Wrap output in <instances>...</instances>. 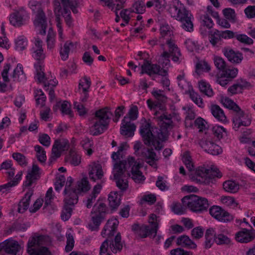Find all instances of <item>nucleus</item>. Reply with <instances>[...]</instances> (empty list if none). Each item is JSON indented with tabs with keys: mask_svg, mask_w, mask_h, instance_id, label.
<instances>
[{
	"mask_svg": "<svg viewBox=\"0 0 255 255\" xmlns=\"http://www.w3.org/2000/svg\"><path fill=\"white\" fill-rule=\"evenodd\" d=\"M73 178L69 176L67 178L64 193V206L61 217L63 220L67 221L71 217L73 208L72 206L77 204L78 201V194L86 192L90 190V186L87 178L84 177L77 182L76 188L71 187Z\"/></svg>",
	"mask_w": 255,
	"mask_h": 255,
	"instance_id": "obj_1",
	"label": "nucleus"
},
{
	"mask_svg": "<svg viewBox=\"0 0 255 255\" xmlns=\"http://www.w3.org/2000/svg\"><path fill=\"white\" fill-rule=\"evenodd\" d=\"M119 221L117 219L109 220L102 231L101 234L103 237H105L108 236L110 238L111 236H114ZM122 249L121 236L119 233L115 237L114 240H110L109 239H108L103 242L100 249V255H111L110 254V250L116 254L121 252Z\"/></svg>",
	"mask_w": 255,
	"mask_h": 255,
	"instance_id": "obj_2",
	"label": "nucleus"
},
{
	"mask_svg": "<svg viewBox=\"0 0 255 255\" xmlns=\"http://www.w3.org/2000/svg\"><path fill=\"white\" fill-rule=\"evenodd\" d=\"M168 11L172 17L181 23V27L185 31L192 32L194 29V17L179 0H173L170 4Z\"/></svg>",
	"mask_w": 255,
	"mask_h": 255,
	"instance_id": "obj_3",
	"label": "nucleus"
},
{
	"mask_svg": "<svg viewBox=\"0 0 255 255\" xmlns=\"http://www.w3.org/2000/svg\"><path fill=\"white\" fill-rule=\"evenodd\" d=\"M157 134L151 127V124L145 121L142 123L139 129V133L142 138L144 143L147 146L152 145L156 150H160L163 145L159 140L164 141L166 138V130L155 128Z\"/></svg>",
	"mask_w": 255,
	"mask_h": 255,
	"instance_id": "obj_4",
	"label": "nucleus"
},
{
	"mask_svg": "<svg viewBox=\"0 0 255 255\" xmlns=\"http://www.w3.org/2000/svg\"><path fill=\"white\" fill-rule=\"evenodd\" d=\"M112 113L108 107L100 109L95 113L94 124L90 128L91 133L94 135L101 134L107 129Z\"/></svg>",
	"mask_w": 255,
	"mask_h": 255,
	"instance_id": "obj_5",
	"label": "nucleus"
},
{
	"mask_svg": "<svg viewBox=\"0 0 255 255\" xmlns=\"http://www.w3.org/2000/svg\"><path fill=\"white\" fill-rule=\"evenodd\" d=\"M166 43L168 47V51H164L158 59L159 63L162 66V69H167L170 66V57L173 62L177 63H180L182 60L180 50L175 42L170 39H168Z\"/></svg>",
	"mask_w": 255,
	"mask_h": 255,
	"instance_id": "obj_6",
	"label": "nucleus"
},
{
	"mask_svg": "<svg viewBox=\"0 0 255 255\" xmlns=\"http://www.w3.org/2000/svg\"><path fill=\"white\" fill-rule=\"evenodd\" d=\"M182 202L184 206H187L191 211L196 213L207 211L209 206L206 198L194 194L184 197Z\"/></svg>",
	"mask_w": 255,
	"mask_h": 255,
	"instance_id": "obj_7",
	"label": "nucleus"
},
{
	"mask_svg": "<svg viewBox=\"0 0 255 255\" xmlns=\"http://www.w3.org/2000/svg\"><path fill=\"white\" fill-rule=\"evenodd\" d=\"M108 212L105 204L97 203L91 212L92 223L89 224V228L92 231H97L102 222L104 220Z\"/></svg>",
	"mask_w": 255,
	"mask_h": 255,
	"instance_id": "obj_8",
	"label": "nucleus"
},
{
	"mask_svg": "<svg viewBox=\"0 0 255 255\" xmlns=\"http://www.w3.org/2000/svg\"><path fill=\"white\" fill-rule=\"evenodd\" d=\"M45 239L43 235L30 239L27 243V253L30 255H51L47 247L42 246Z\"/></svg>",
	"mask_w": 255,
	"mask_h": 255,
	"instance_id": "obj_9",
	"label": "nucleus"
},
{
	"mask_svg": "<svg viewBox=\"0 0 255 255\" xmlns=\"http://www.w3.org/2000/svg\"><path fill=\"white\" fill-rule=\"evenodd\" d=\"M222 174L218 169L214 166L206 168L200 166L195 171L194 175L191 177L197 182H205L208 179H213L215 177L220 178Z\"/></svg>",
	"mask_w": 255,
	"mask_h": 255,
	"instance_id": "obj_10",
	"label": "nucleus"
},
{
	"mask_svg": "<svg viewBox=\"0 0 255 255\" xmlns=\"http://www.w3.org/2000/svg\"><path fill=\"white\" fill-rule=\"evenodd\" d=\"M30 8L35 12H37L34 21V25L40 28V33L44 35L46 33L47 21L46 16L41 9L40 4L35 1H31L29 3Z\"/></svg>",
	"mask_w": 255,
	"mask_h": 255,
	"instance_id": "obj_11",
	"label": "nucleus"
},
{
	"mask_svg": "<svg viewBox=\"0 0 255 255\" xmlns=\"http://www.w3.org/2000/svg\"><path fill=\"white\" fill-rule=\"evenodd\" d=\"M127 161H120L114 165V178L116 180L117 186L122 191L127 190L128 187V181L122 178V176L127 171Z\"/></svg>",
	"mask_w": 255,
	"mask_h": 255,
	"instance_id": "obj_12",
	"label": "nucleus"
},
{
	"mask_svg": "<svg viewBox=\"0 0 255 255\" xmlns=\"http://www.w3.org/2000/svg\"><path fill=\"white\" fill-rule=\"evenodd\" d=\"M158 228V224L153 222L151 228L147 225H142L140 226L138 224H134L131 226V230L135 234L142 238L147 236L153 238L156 236Z\"/></svg>",
	"mask_w": 255,
	"mask_h": 255,
	"instance_id": "obj_13",
	"label": "nucleus"
},
{
	"mask_svg": "<svg viewBox=\"0 0 255 255\" xmlns=\"http://www.w3.org/2000/svg\"><path fill=\"white\" fill-rule=\"evenodd\" d=\"M127 169L131 167L132 179L136 183H140L145 180L144 176L139 169L142 167V163L135 160L133 157H129L127 161Z\"/></svg>",
	"mask_w": 255,
	"mask_h": 255,
	"instance_id": "obj_14",
	"label": "nucleus"
},
{
	"mask_svg": "<svg viewBox=\"0 0 255 255\" xmlns=\"http://www.w3.org/2000/svg\"><path fill=\"white\" fill-rule=\"evenodd\" d=\"M141 74L146 73L149 76L152 74H157L162 76H166L168 71L166 69H162L160 65L156 64H151L149 61L145 60L141 66Z\"/></svg>",
	"mask_w": 255,
	"mask_h": 255,
	"instance_id": "obj_15",
	"label": "nucleus"
},
{
	"mask_svg": "<svg viewBox=\"0 0 255 255\" xmlns=\"http://www.w3.org/2000/svg\"><path fill=\"white\" fill-rule=\"evenodd\" d=\"M251 116L247 113H245L241 108L239 111L235 113L234 116L233 122L234 127L236 130L241 126L248 127L251 124Z\"/></svg>",
	"mask_w": 255,
	"mask_h": 255,
	"instance_id": "obj_16",
	"label": "nucleus"
},
{
	"mask_svg": "<svg viewBox=\"0 0 255 255\" xmlns=\"http://www.w3.org/2000/svg\"><path fill=\"white\" fill-rule=\"evenodd\" d=\"M209 213L219 221L229 222L233 220V216L218 206H213L209 209Z\"/></svg>",
	"mask_w": 255,
	"mask_h": 255,
	"instance_id": "obj_17",
	"label": "nucleus"
},
{
	"mask_svg": "<svg viewBox=\"0 0 255 255\" xmlns=\"http://www.w3.org/2000/svg\"><path fill=\"white\" fill-rule=\"evenodd\" d=\"M26 16V11L23 7H21L10 15V23L14 26L20 27L24 24V18Z\"/></svg>",
	"mask_w": 255,
	"mask_h": 255,
	"instance_id": "obj_18",
	"label": "nucleus"
},
{
	"mask_svg": "<svg viewBox=\"0 0 255 255\" xmlns=\"http://www.w3.org/2000/svg\"><path fill=\"white\" fill-rule=\"evenodd\" d=\"M68 141L65 139H56L55 140L52 149L51 158L56 159L61 155V152L68 149Z\"/></svg>",
	"mask_w": 255,
	"mask_h": 255,
	"instance_id": "obj_19",
	"label": "nucleus"
},
{
	"mask_svg": "<svg viewBox=\"0 0 255 255\" xmlns=\"http://www.w3.org/2000/svg\"><path fill=\"white\" fill-rule=\"evenodd\" d=\"M200 144L206 152L212 155H218L222 152V148L209 139L203 140Z\"/></svg>",
	"mask_w": 255,
	"mask_h": 255,
	"instance_id": "obj_20",
	"label": "nucleus"
},
{
	"mask_svg": "<svg viewBox=\"0 0 255 255\" xmlns=\"http://www.w3.org/2000/svg\"><path fill=\"white\" fill-rule=\"evenodd\" d=\"M40 168L37 165L33 164L31 169L28 172L23 186L30 187L33 182L40 178Z\"/></svg>",
	"mask_w": 255,
	"mask_h": 255,
	"instance_id": "obj_21",
	"label": "nucleus"
},
{
	"mask_svg": "<svg viewBox=\"0 0 255 255\" xmlns=\"http://www.w3.org/2000/svg\"><path fill=\"white\" fill-rule=\"evenodd\" d=\"M141 156L144 158L145 161L150 166L156 167V162L158 160L156 154L152 148H147L144 147L142 149Z\"/></svg>",
	"mask_w": 255,
	"mask_h": 255,
	"instance_id": "obj_22",
	"label": "nucleus"
},
{
	"mask_svg": "<svg viewBox=\"0 0 255 255\" xmlns=\"http://www.w3.org/2000/svg\"><path fill=\"white\" fill-rule=\"evenodd\" d=\"M223 52L228 60L233 64H239L243 59L242 53L239 51H235L230 48H224Z\"/></svg>",
	"mask_w": 255,
	"mask_h": 255,
	"instance_id": "obj_23",
	"label": "nucleus"
},
{
	"mask_svg": "<svg viewBox=\"0 0 255 255\" xmlns=\"http://www.w3.org/2000/svg\"><path fill=\"white\" fill-rule=\"evenodd\" d=\"M19 249V245L16 241L7 240L0 243V252L3 250L5 253L14 255Z\"/></svg>",
	"mask_w": 255,
	"mask_h": 255,
	"instance_id": "obj_24",
	"label": "nucleus"
},
{
	"mask_svg": "<svg viewBox=\"0 0 255 255\" xmlns=\"http://www.w3.org/2000/svg\"><path fill=\"white\" fill-rule=\"evenodd\" d=\"M136 128L135 125L130 122L127 117H125L122 120L121 127V134L129 137H131L134 134V131Z\"/></svg>",
	"mask_w": 255,
	"mask_h": 255,
	"instance_id": "obj_25",
	"label": "nucleus"
},
{
	"mask_svg": "<svg viewBox=\"0 0 255 255\" xmlns=\"http://www.w3.org/2000/svg\"><path fill=\"white\" fill-rule=\"evenodd\" d=\"M89 175L90 179L95 182L98 179H102L103 172L100 164L93 162L89 165Z\"/></svg>",
	"mask_w": 255,
	"mask_h": 255,
	"instance_id": "obj_26",
	"label": "nucleus"
},
{
	"mask_svg": "<svg viewBox=\"0 0 255 255\" xmlns=\"http://www.w3.org/2000/svg\"><path fill=\"white\" fill-rule=\"evenodd\" d=\"M235 238L238 242L247 243L253 241L255 238V236L253 233L247 229H244L238 232L236 235Z\"/></svg>",
	"mask_w": 255,
	"mask_h": 255,
	"instance_id": "obj_27",
	"label": "nucleus"
},
{
	"mask_svg": "<svg viewBox=\"0 0 255 255\" xmlns=\"http://www.w3.org/2000/svg\"><path fill=\"white\" fill-rule=\"evenodd\" d=\"M176 244L189 249L194 250L197 248V245L186 235H182L177 238Z\"/></svg>",
	"mask_w": 255,
	"mask_h": 255,
	"instance_id": "obj_28",
	"label": "nucleus"
},
{
	"mask_svg": "<svg viewBox=\"0 0 255 255\" xmlns=\"http://www.w3.org/2000/svg\"><path fill=\"white\" fill-rule=\"evenodd\" d=\"M33 195V190L29 189L25 194L24 197L20 200L18 205V212L24 213L28 209L30 198Z\"/></svg>",
	"mask_w": 255,
	"mask_h": 255,
	"instance_id": "obj_29",
	"label": "nucleus"
},
{
	"mask_svg": "<svg viewBox=\"0 0 255 255\" xmlns=\"http://www.w3.org/2000/svg\"><path fill=\"white\" fill-rule=\"evenodd\" d=\"M216 230L214 228H209L206 231L205 237V241L204 243V248L206 249L210 248L215 242Z\"/></svg>",
	"mask_w": 255,
	"mask_h": 255,
	"instance_id": "obj_30",
	"label": "nucleus"
},
{
	"mask_svg": "<svg viewBox=\"0 0 255 255\" xmlns=\"http://www.w3.org/2000/svg\"><path fill=\"white\" fill-rule=\"evenodd\" d=\"M121 196L118 192H111L108 197L109 206L112 210H116L121 204Z\"/></svg>",
	"mask_w": 255,
	"mask_h": 255,
	"instance_id": "obj_31",
	"label": "nucleus"
},
{
	"mask_svg": "<svg viewBox=\"0 0 255 255\" xmlns=\"http://www.w3.org/2000/svg\"><path fill=\"white\" fill-rule=\"evenodd\" d=\"M211 111L213 116L219 121L225 122L227 118L223 110L217 105H213L211 107Z\"/></svg>",
	"mask_w": 255,
	"mask_h": 255,
	"instance_id": "obj_32",
	"label": "nucleus"
},
{
	"mask_svg": "<svg viewBox=\"0 0 255 255\" xmlns=\"http://www.w3.org/2000/svg\"><path fill=\"white\" fill-rule=\"evenodd\" d=\"M81 155L75 150L71 149L69 155L66 157V161L71 165L77 166L81 163Z\"/></svg>",
	"mask_w": 255,
	"mask_h": 255,
	"instance_id": "obj_33",
	"label": "nucleus"
},
{
	"mask_svg": "<svg viewBox=\"0 0 255 255\" xmlns=\"http://www.w3.org/2000/svg\"><path fill=\"white\" fill-rule=\"evenodd\" d=\"M177 79L179 87L184 93H186L188 92H191L190 90L192 89V87L191 84L185 80L184 73L179 75L177 77Z\"/></svg>",
	"mask_w": 255,
	"mask_h": 255,
	"instance_id": "obj_34",
	"label": "nucleus"
},
{
	"mask_svg": "<svg viewBox=\"0 0 255 255\" xmlns=\"http://www.w3.org/2000/svg\"><path fill=\"white\" fill-rule=\"evenodd\" d=\"M209 40L213 46H218L221 45L222 37L220 30L215 29L211 31L209 35Z\"/></svg>",
	"mask_w": 255,
	"mask_h": 255,
	"instance_id": "obj_35",
	"label": "nucleus"
},
{
	"mask_svg": "<svg viewBox=\"0 0 255 255\" xmlns=\"http://www.w3.org/2000/svg\"><path fill=\"white\" fill-rule=\"evenodd\" d=\"M224 189L231 193H235L238 191L240 189V185L235 181L228 180L224 182Z\"/></svg>",
	"mask_w": 255,
	"mask_h": 255,
	"instance_id": "obj_36",
	"label": "nucleus"
},
{
	"mask_svg": "<svg viewBox=\"0 0 255 255\" xmlns=\"http://www.w3.org/2000/svg\"><path fill=\"white\" fill-rule=\"evenodd\" d=\"M22 173L19 172L18 173L13 180H11L10 182H8L5 184L2 185L0 186V191H2L4 192L5 191H7L10 189V187L13 186H15L16 185L19 181L21 179Z\"/></svg>",
	"mask_w": 255,
	"mask_h": 255,
	"instance_id": "obj_37",
	"label": "nucleus"
},
{
	"mask_svg": "<svg viewBox=\"0 0 255 255\" xmlns=\"http://www.w3.org/2000/svg\"><path fill=\"white\" fill-rule=\"evenodd\" d=\"M199 88L200 92L208 97H212L214 92L210 85L206 81L201 80L199 82Z\"/></svg>",
	"mask_w": 255,
	"mask_h": 255,
	"instance_id": "obj_38",
	"label": "nucleus"
},
{
	"mask_svg": "<svg viewBox=\"0 0 255 255\" xmlns=\"http://www.w3.org/2000/svg\"><path fill=\"white\" fill-rule=\"evenodd\" d=\"M159 118L160 121L162 122V126L160 128L162 130L166 131L167 128L172 127L173 122L172 121V116L171 115L163 114L160 116Z\"/></svg>",
	"mask_w": 255,
	"mask_h": 255,
	"instance_id": "obj_39",
	"label": "nucleus"
},
{
	"mask_svg": "<svg viewBox=\"0 0 255 255\" xmlns=\"http://www.w3.org/2000/svg\"><path fill=\"white\" fill-rule=\"evenodd\" d=\"M60 106V111L63 114L67 115L69 117H73V114L70 108V104L67 101H64L62 104L57 103L55 107H53V110H56L57 107Z\"/></svg>",
	"mask_w": 255,
	"mask_h": 255,
	"instance_id": "obj_40",
	"label": "nucleus"
},
{
	"mask_svg": "<svg viewBox=\"0 0 255 255\" xmlns=\"http://www.w3.org/2000/svg\"><path fill=\"white\" fill-rule=\"evenodd\" d=\"M250 86V84L245 81L242 82V84H234L228 88V91L231 93L232 95L236 94L242 92V90L244 88H246Z\"/></svg>",
	"mask_w": 255,
	"mask_h": 255,
	"instance_id": "obj_41",
	"label": "nucleus"
},
{
	"mask_svg": "<svg viewBox=\"0 0 255 255\" xmlns=\"http://www.w3.org/2000/svg\"><path fill=\"white\" fill-rule=\"evenodd\" d=\"M221 102L225 107L232 110L235 113L239 111L240 109L239 106L236 104L233 101L228 98H223Z\"/></svg>",
	"mask_w": 255,
	"mask_h": 255,
	"instance_id": "obj_42",
	"label": "nucleus"
},
{
	"mask_svg": "<svg viewBox=\"0 0 255 255\" xmlns=\"http://www.w3.org/2000/svg\"><path fill=\"white\" fill-rule=\"evenodd\" d=\"M182 161L186 168L190 171H191L194 169V166L192 162V158L189 151H187L183 153L182 155Z\"/></svg>",
	"mask_w": 255,
	"mask_h": 255,
	"instance_id": "obj_43",
	"label": "nucleus"
},
{
	"mask_svg": "<svg viewBox=\"0 0 255 255\" xmlns=\"http://www.w3.org/2000/svg\"><path fill=\"white\" fill-rule=\"evenodd\" d=\"M63 8H66L72 11L74 13H77L78 10L77 6L78 3L76 0H61Z\"/></svg>",
	"mask_w": 255,
	"mask_h": 255,
	"instance_id": "obj_44",
	"label": "nucleus"
},
{
	"mask_svg": "<svg viewBox=\"0 0 255 255\" xmlns=\"http://www.w3.org/2000/svg\"><path fill=\"white\" fill-rule=\"evenodd\" d=\"M215 243L217 245H228L231 243V240L223 234L216 231Z\"/></svg>",
	"mask_w": 255,
	"mask_h": 255,
	"instance_id": "obj_45",
	"label": "nucleus"
},
{
	"mask_svg": "<svg viewBox=\"0 0 255 255\" xmlns=\"http://www.w3.org/2000/svg\"><path fill=\"white\" fill-rule=\"evenodd\" d=\"M34 148L38 160L41 163H44L46 159V152L44 148L38 145L35 146Z\"/></svg>",
	"mask_w": 255,
	"mask_h": 255,
	"instance_id": "obj_46",
	"label": "nucleus"
},
{
	"mask_svg": "<svg viewBox=\"0 0 255 255\" xmlns=\"http://www.w3.org/2000/svg\"><path fill=\"white\" fill-rule=\"evenodd\" d=\"M70 45L72 46L73 43L71 42L67 41L64 44L63 47L61 48L60 50V56L62 60H63V61L66 60L68 58L69 53L70 51L69 46Z\"/></svg>",
	"mask_w": 255,
	"mask_h": 255,
	"instance_id": "obj_47",
	"label": "nucleus"
},
{
	"mask_svg": "<svg viewBox=\"0 0 255 255\" xmlns=\"http://www.w3.org/2000/svg\"><path fill=\"white\" fill-rule=\"evenodd\" d=\"M190 97L191 99L199 107L203 108L204 104L203 102V99L201 97L194 91L190 92Z\"/></svg>",
	"mask_w": 255,
	"mask_h": 255,
	"instance_id": "obj_48",
	"label": "nucleus"
},
{
	"mask_svg": "<svg viewBox=\"0 0 255 255\" xmlns=\"http://www.w3.org/2000/svg\"><path fill=\"white\" fill-rule=\"evenodd\" d=\"M91 82L90 78L84 77L83 81H80L79 84V89L82 92H88V89L91 86Z\"/></svg>",
	"mask_w": 255,
	"mask_h": 255,
	"instance_id": "obj_49",
	"label": "nucleus"
},
{
	"mask_svg": "<svg viewBox=\"0 0 255 255\" xmlns=\"http://www.w3.org/2000/svg\"><path fill=\"white\" fill-rule=\"evenodd\" d=\"M212 132L215 136L219 139L222 138L226 133V129L221 126H215L212 128Z\"/></svg>",
	"mask_w": 255,
	"mask_h": 255,
	"instance_id": "obj_50",
	"label": "nucleus"
},
{
	"mask_svg": "<svg viewBox=\"0 0 255 255\" xmlns=\"http://www.w3.org/2000/svg\"><path fill=\"white\" fill-rule=\"evenodd\" d=\"M238 70L236 68H226V69H224L222 71V74L224 75H225L227 77V78L230 79L232 80L233 78H235L238 74Z\"/></svg>",
	"mask_w": 255,
	"mask_h": 255,
	"instance_id": "obj_51",
	"label": "nucleus"
},
{
	"mask_svg": "<svg viewBox=\"0 0 255 255\" xmlns=\"http://www.w3.org/2000/svg\"><path fill=\"white\" fill-rule=\"evenodd\" d=\"M12 157L15 160L19 165L22 166H26L27 165V161L25 156L18 152H15L12 154Z\"/></svg>",
	"mask_w": 255,
	"mask_h": 255,
	"instance_id": "obj_52",
	"label": "nucleus"
},
{
	"mask_svg": "<svg viewBox=\"0 0 255 255\" xmlns=\"http://www.w3.org/2000/svg\"><path fill=\"white\" fill-rule=\"evenodd\" d=\"M133 12L136 13H143L145 10V4L142 0H138L133 4Z\"/></svg>",
	"mask_w": 255,
	"mask_h": 255,
	"instance_id": "obj_53",
	"label": "nucleus"
},
{
	"mask_svg": "<svg viewBox=\"0 0 255 255\" xmlns=\"http://www.w3.org/2000/svg\"><path fill=\"white\" fill-rule=\"evenodd\" d=\"M32 57L37 61H43L45 58V55L43 52V49L41 48L34 50H31Z\"/></svg>",
	"mask_w": 255,
	"mask_h": 255,
	"instance_id": "obj_54",
	"label": "nucleus"
},
{
	"mask_svg": "<svg viewBox=\"0 0 255 255\" xmlns=\"http://www.w3.org/2000/svg\"><path fill=\"white\" fill-rule=\"evenodd\" d=\"M224 16L228 19L235 21L236 13L234 9L231 8H226L223 10Z\"/></svg>",
	"mask_w": 255,
	"mask_h": 255,
	"instance_id": "obj_55",
	"label": "nucleus"
},
{
	"mask_svg": "<svg viewBox=\"0 0 255 255\" xmlns=\"http://www.w3.org/2000/svg\"><path fill=\"white\" fill-rule=\"evenodd\" d=\"M200 18L202 20V25L206 26L209 29L213 27L214 25L213 21L208 13L201 15Z\"/></svg>",
	"mask_w": 255,
	"mask_h": 255,
	"instance_id": "obj_56",
	"label": "nucleus"
},
{
	"mask_svg": "<svg viewBox=\"0 0 255 255\" xmlns=\"http://www.w3.org/2000/svg\"><path fill=\"white\" fill-rule=\"evenodd\" d=\"M235 38L241 43L251 45L254 42L253 40L246 34L237 33Z\"/></svg>",
	"mask_w": 255,
	"mask_h": 255,
	"instance_id": "obj_57",
	"label": "nucleus"
},
{
	"mask_svg": "<svg viewBox=\"0 0 255 255\" xmlns=\"http://www.w3.org/2000/svg\"><path fill=\"white\" fill-rule=\"evenodd\" d=\"M214 62L215 66L219 70L223 71L224 69H226V68L227 67L226 63L225 61L222 58L218 56L215 57Z\"/></svg>",
	"mask_w": 255,
	"mask_h": 255,
	"instance_id": "obj_58",
	"label": "nucleus"
},
{
	"mask_svg": "<svg viewBox=\"0 0 255 255\" xmlns=\"http://www.w3.org/2000/svg\"><path fill=\"white\" fill-rule=\"evenodd\" d=\"M55 182V189L57 191H59L64 185L66 178L63 175H59L56 177Z\"/></svg>",
	"mask_w": 255,
	"mask_h": 255,
	"instance_id": "obj_59",
	"label": "nucleus"
},
{
	"mask_svg": "<svg viewBox=\"0 0 255 255\" xmlns=\"http://www.w3.org/2000/svg\"><path fill=\"white\" fill-rule=\"evenodd\" d=\"M195 118V113L190 108H188L186 112V116L185 118V125L186 126L192 127V125L191 121Z\"/></svg>",
	"mask_w": 255,
	"mask_h": 255,
	"instance_id": "obj_60",
	"label": "nucleus"
},
{
	"mask_svg": "<svg viewBox=\"0 0 255 255\" xmlns=\"http://www.w3.org/2000/svg\"><path fill=\"white\" fill-rule=\"evenodd\" d=\"M27 46V41L25 38L19 37L15 41L16 49L19 51L24 50Z\"/></svg>",
	"mask_w": 255,
	"mask_h": 255,
	"instance_id": "obj_61",
	"label": "nucleus"
},
{
	"mask_svg": "<svg viewBox=\"0 0 255 255\" xmlns=\"http://www.w3.org/2000/svg\"><path fill=\"white\" fill-rule=\"evenodd\" d=\"M222 202L227 206H230L232 208H235L238 205L235 199L230 196L223 197L222 198Z\"/></svg>",
	"mask_w": 255,
	"mask_h": 255,
	"instance_id": "obj_62",
	"label": "nucleus"
},
{
	"mask_svg": "<svg viewBox=\"0 0 255 255\" xmlns=\"http://www.w3.org/2000/svg\"><path fill=\"white\" fill-rule=\"evenodd\" d=\"M138 108L136 106H133L130 108L128 112V117L126 116L128 118L129 121H134L138 117Z\"/></svg>",
	"mask_w": 255,
	"mask_h": 255,
	"instance_id": "obj_63",
	"label": "nucleus"
},
{
	"mask_svg": "<svg viewBox=\"0 0 255 255\" xmlns=\"http://www.w3.org/2000/svg\"><path fill=\"white\" fill-rule=\"evenodd\" d=\"M170 255H193L191 252L187 251L180 248L173 249L170 251Z\"/></svg>",
	"mask_w": 255,
	"mask_h": 255,
	"instance_id": "obj_64",
	"label": "nucleus"
}]
</instances>
